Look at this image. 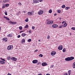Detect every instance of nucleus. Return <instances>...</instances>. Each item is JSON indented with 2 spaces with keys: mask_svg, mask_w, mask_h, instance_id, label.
Here are the masks:
<instances>
[{
  "mask_svg": "<svg viewBox=\"0 0 75 75\" xmlns=\"http://www.w3.org/2000/svg\"><path fill=\"white\" fill-rule=\"evenodd\" d=\"M8 23L11 24H17V22H12L11 21H10L8 22Z\"/></svg>",
  "mask_w": 75,
  "mask_h": 75,
  "instance_id": "nucleus-1",
  "label": "nucleus"
},
{
  "mask_svg": "<svg viewBox=\"0 0 75 75\" xmlns=\"http://www.w3.org/2000/svg\"><path fill=\"white\" fill-rule=\"evenodd\" d=\"M7 49L8 50H12V49H13V46L11 45L10 46H8V47Z\"/></svg>",
  "mask_w": 75,
  "mask_h": 75,
  "instance_id": "nucleus-2",
  "label": "nucleus"
},
{
  "mask_svg": "<svg viewBox=\"0 0 75 75\" xmlns=\"http://www.w3.org/2000/svg\"><path fill=\"white\" fill-rule=\"evenodd\" d=\"M43 11L42 10H40L38 12V14L39 15H41V14H43Z\"/></svg>",
  "mask_w": 75,
  "mask_h": 75,
  "instance_id": "nucleus-3",
  "label": "nucleus"
},
{
  "mask_svg": "<svg viewBox=\"0 0 75 75\" xmlns=\"http://www.w3.org/2000/svg\"><path fill=\"white\" fill-rule=\"evenodd\" d=\"M54 23L53 21H50L48 22L47 23V24H53Z\"/></svg>",
  "mask_w": 75,
  "mask_h": 75,
  "instance_id": "nucleus-4",
  "label": "nucleus"
},
{
  "mask_svg": "<svg viewBox=\"0 0 75 75\" xmlns=\"http://www.w3.org/2000/svg\"><path fill=\"white\" fill-rule=\"evenodd\" d=\"M62 48H63L62 45H60L59 46V47H58V49L59 50H62Z\"/></svg>",
  "mask_w": 75,
  "mask_h": 75,
  "instance_id": "nucleus-5",
  "label": "nucleus"
},
{
  "mask_svg": "<svg viewBox=\"0 0 75 75\" xmlns=\"http://www.w3.org/2000/svg\"><path fill=\"white\" fill-rule=\"evenodd\" d=\"M56 54V52L55 51H52L51 53V54L52 55L54 56V55H55V54Z\"/></svg>",
  "mask_w": 75,
  "mask_h": 75,
  "instance_id": "nucleus-6",
  "label": "nucleus"
},
{
  "mask_svg": "<svg viewBox=\"0 0 75 75\" xmlns=\"http://www.w3.org/2000/svg\"><path fill=\"white\" fill-rule=\"evenodd\" d=\"M11 59L12 61H16L17 59V58L14 57H12L11 58Z\"/></svg>",
  "mask_w": 75,
  "mask_h": 75,
  "instance_id": "nucleus-7",
  "label": "nucleus"
},
{
  "mask_svg": "<svg viewBox=\"0 0 75 75\" xmlns=\"http://www.w3.org/2000/svg\"><path fill=\"white\" fill-rule=\"evenodd\" d=\"M38 62V60H33L32 62L33 64H36V63H37Z\"/></svg>",
  "mask_w": 75,
  "mask_h": 75,
  "instance_id": "nucleus-8",
  "label": "nucleus"
},
{
  "mask_svg": "<svg viewBox=\"0 0 75 75\" xmlns=\"http://www.w3.org/2000/svg\"><path fill=\"white\" fill-rule=\"evenodd\" d=\"M65 60L66 61H70V59L69 57H68L65 59Z\"/></svg>",
  "mask_w": 75,
  "mask_h": 75,
  "instance_id": "nucleus-9",
  "label": "nucleus"
},
{
  "mask_svg": "<svg viewBox=\"0 0 75 75\" xmlns=\"http://www.w3.org/2000/svg\"><path fill=\"white\" fill-rule=\"evenodd\" d=\"M58 25L56 24H54L52 25V27L53 28H56L58 27Z\"/></svg>",
  "mask_w": 75,
  "mask_h": 75,
  "instance_id": "nucleus-10",
  "label": "nucleus"
},
{
  "mask_svg": "<svg viewBox=\"0 0 75 75\" xmlns=\"http://www.w3.org/2000/svg\"><path fill=\"white\" fill-rule=\"evenodd\" d=\"M3 40L4 41L6 42L7 41V40H8V39L6 38H3Z\"/></svg>",
  "mask_w": 75,
  "mask_h": 75,
  "instance_id": "nucleus-11",
  "label": "nucleus"
},
{
  "mask_svg": "<svg viewBox=\"0 0 75 75\" xmlns=\"http://www.w3.org/2000/svg\"><path fill=\"white\" fill-rule=\"evenodd\" d=\"M47 65V63L45 62L43 63L42 64V65L43 66H46V65Z\"/></svg>",
  "mask_w": 75,
  "mask_h": 75,
  "instance_id": "nucleus-12",
  "label": "nucleus"
},
{
  "mask_svg": "<svg viewBox=\"0 0 75 75\" xmlns=\"http://www.w3.org/2000/svg\"><path fill=\"white\" fill-rule=\"evenodd\" d=\"M10 1L9 0H4L3 2L4 3H8V2H9Z\"/></svg>",
  "mask_w": 75,
  "mask_h": 75,
  "instance_id": "nucleus-13",
  "label": "nucleus"
},
{
  "mask_svg": "<svg viewBox=\"0 0 75 75\" xmlns=\"http://www.w3.org/2000/svg\"><path fill=\"white\" fill-rule=\"evenodd\" d=\"M69 58L70 61H72V60H73V59H74V57H69Z\"/></svg>",
  "mask_w": 75,
  "mask_h": 75,
  "instance_id": "nucleus-14",
  "label": "nucleus"
},
{
  "mask_svg": "<svg viewBox=\"0 0 75 75\" xmlns=\"http://www.w3.org/2000/svg\"><path fill=\"white\" fill-rule=\"evenodd\" d=\"M33 1L34 3H38V0H33Z\"/></svg>",
  "mask_w": 75,
  "mask_h": 75,
  "instance_id": "nucleus-15",
  "label": "nucleus"
},
{
  "mask_svg": "<svg viewBox=\"0 0 75 75\" xmlns=\"http://www.w3.org/2000/svg\"><path fill=\"white\" fill-rule=\"evenodd\" d=\"M71 71H71V70H69L68 71V73L69 74V75H71Z\"/></svg>",
  "mask_w": 75,
  "mask_h": 75,
  "instance_id": "nucleus-16",
  "label": "nucleus"
},
{
  "mask_svg": "<svg viewBox=\"0 0 75 75\" xmlns=\"http://www.w3.org/2000/svg\"><path fill=\"white\" fill-rule=\"evenodd\" d=\"M69 8H70V7H67L65 8V10H69Z\"/></svg>",
  "mask_w": 75,
  "mask_h": 75,
  "instance_id": "nucleus-17",
  "label": "nucleus"
},
{
  "mask_svg": "<svg viewBox=\"0 0 75 75\" xmlns=\"http://www.w3.org/2000/svg\"><path fill=\"white\" fill-rule=\"evenodd\" d=\"M4 17L6 18V20H8V21H9L10 19L9 18H8L5 16H4Z\"/></svg>",
  "mask_w": 75,
  "mask_h": 75,
  "instance_id": "nucleus-18",
  "label": "nucleus"
},
{
  "mask_svg": "<svg viewBox=\"0 0 75 75\" xmlns=\"http://www.w3.org/2000/svg\"><path fill=\"white\" fill-rule=\"evenodd\" d=\"M13 36V35L11 34H9L7 35V37H12Z\"/></svg>",
  "mask_w": 75,
  "mask_h": 75,
  "instance_id": "nucleus-19",
  "label": "nucleus"
},
{
  "mask_svg": "<svg viewBox=\"0 0 75 75\" xmlns=\"http://www.w3.org/2000/svg\"><path fill=\"white\" fill-rule=\"evenodd\" d=\"M27 35L25 34V33H23L22 34V37H25V35Z\"/></svg>",
  "mask_w": 75,
  "mask_h": 75,
  "instance_id": "nucleus-20",
  "label": "nucleus"
},
{
  "mask_svg": "<svg viewBox=\"0 0 75 75\" xmlns=\"http://www.w3.org/2000/svg\"><path fill=\"white\" fill-rule=\"evenodd\" d=\"M28 14L30 15H31V14H32V12H28Z\"/></svg>",
  "mask_w": 75,
  "mask_h": 75,
  "instance_id": "nucleus-21",
  "label": "nucleus"
},
{
  "mask_svg": "<svg viewBox=\"0 0 75 75\" xmlns=\"http://www.w3.org/2000/svg\"><path fill=\"white\" fill-rule=\"evenodd\" d=\"M73 68H75V62L73 64Z\"/></svg>",
  "mask_w": 75,
  "mask_h": 75,
  "instance_id": "nucleus-22",
  "label": "nucleus"
},
{
  "mask_svg": "<svg viewBox=\"0 0 75 75\" xmlns=\"http://www.w3.org/2000/svg\"><path fill=\"white\" fill-rule=\"evenodd\" d=\"M67 25V23H65L63 25V27H65Z\"/></svg>",
  "mask_w": 75,
  "mask_h": 75,
  "instance_id": "nucleus-23",
  "label": "nucleus"
},
{
  "mask_svg": "<svg viewBox=\"0 0 75 75\" xmlns=\"http://www.w3.org/2000/svg\"><path fill=\"white\" fill-rule=\"evenodd\" d=\"M11 59V57H10V56L8 57L7 58V59H8V60H10V59Z\"/></svg>",
  "mask_w": 75,
  "mask_h": 75,
  "instance_id": "nucleus-24",
  "label": "nucleus"
},
{
  "mask_svg": "<svg viewBox=\"0 0 75 75\" xmlns=\"http://www.w3.org/2000/svg\"><path fill=\"white\" fill-rule=\"evenodd\" d=\"M19 30H22V29H23V27L22 26H20L19 27Z\"/></svg>",
  "mask_w": 75,
  "mask_h": 75,
  "instance_id": "nucleus-25",
  "label": "nucleus"
},
{
  "mask_svg": "<svg viewBox=\"0 0 75 75\" xmlns=\"http://www.w3.org/2000/svg\"><path fill=\"white\" fill-rule=\"evenodd\" d=\"M65 5H62V8H65Z\"/></svg>",
  "mask_w": 75,
  "mask_h": 75,
  "instance_id": "nucleus-26",
  "label": "nucleus"
},
{
  "mask_svg": "<svg viewBox=\"0 0 75 75\" xmlns=\"http://www.w3.org/2000/svg\"><path fill=\"white\" fill-rule=\"evenodd\" d=\"M66 51V49H65V48H64L63 50L62 51L64 52H65Z\"/></svg>",
  "mask_w": 75,
  "mask_h": 75,
  "instance_id": "nucleus-27",
  "label": "nucleus"
},
{
  "mask_svg": "<svg viewBox=\"0 0 75 75\" xmlns=\"http://www.w3.org/2000/svg\"><path fill=\"white\" fill-rule=\"evenodd\" d=\"M31 39H29L28 40V42H31Z\"/></svg>",
  "mask_w": 75,
  "mask_h": 75,
  "instance_id": "nucleus-28",
  "label": "nucleus"
},
{
  "mask_svg": "<svg viewBox=\"0 0 75 75\" xmlns=\"http://www.w3.org/2000/svg\"><path fill=\"white\" fill-rule=\"evenodd\" d=\"M8 6H9V4H5V6L6 7H8Z\"/></svg>",
  "mask_w": 75,
  "mask_h": 75,
  "instance_id": "nucleus-29",
  "label": "nucleus"
},
{
  "mask_svg": "<svg viewBox=\"0 0 75 75\" xmlns=\"http://www.w3.org/2000/svg\"><path fill=\"white\" fill-rule=\"evenodd\" d=\"M52 9H50L49 11V13H52Z\"/></svg>",
  "mask_w": 75,
  "mask_h": 75,
  "instance_id": "nucleus-30",
  "label": "nucleus"
},
{
  "mask_svg": "<svg viewBox=\"0 0 75 75\" xmlns=\"http://www.w3.org/2000/svg\"><path fill=\"white\" fill-rule=\"evenodd\" d=\"M25 40L24 39H23L22 40V42H23V43H24V42H25Z\"/></svg>",
  "mask_w": 75,
  "mask_h": 75,
  "instance_id": "nucleus-31",
  "label": "nucleus"
},
{
  "mask_svg": "<svg viewBox=\"0 0 75 75\" xmlns=\"http://www.w3.org/2000/svg\"><path fill=\"white\" fill-rule=\"evenodd\" d=\"M25 28H28V25H26L25 27Z\"/></svg>",
  "mask_w": 75,
  "mask_h": 75,
  "instance_id": "nucleus-32",
  "label": "nucleus"
},
{
  "mask_svg": "<svg viewBox=\"0 0 75 75\" xmlns=\"http://www.w3.org/2000/svg\"><path fill=\"white\" fill-rule=\"evenodd\" d=\"M4 13L6 16H7V12L6 11H5L4 12Z\"/></svg>",
  "mask_w": 75,
  "mask_h": 75,
  "instance_id": "nucleus-33",
  "label": "nucleus"
},
{
  "mask_svg": "<svg viewBox=\"0 0 75 75\" xmlns=\"http://www.w3.org/2000/svg\"><path fill=\"white\" fill-rule=\"evenodd\" d=\"M25 21L26 22H28V18H27L25 20Z\"/></svg>",
  "mask_w": 75,
  "mask_h": 75,
  "instance_id": "nucleus-34",
  "label": "nucleus"
},
{
  "mask_svg": "<svg viewBox=\"0 0 75 75\" xmlns=\"http://www.w3.org/2000/svg\"><path fill=\"white\" fill-rule=\"evenodd\" d=\"M39 57H43V55L41 54H39Z\"/></svg>",
  "mask_w": 75,
  "mask_h": 75,
  "instance_id": "nucleus-35",
  "label": "nucleus"
},
{
  "mask_svg": "<svg viewBox=\"0 0 75 75\" xmlns=\"http://www.w3.org/2000/svg\"><path fill=\"white\" fill-rule=\"evenodd\" d=\"M71 29L73 30H75V28L74 27H72L71 28Z\"/></svg>",
  "mask_w": 75,
  "mask_h": 75,
  "instance_id": "nucleus-36",
  "label": "nucleus"
},
{
  "mask_svg": "<svg viewBox=\"0 0 75 75\" xmlns=\"http://www.w3.org/2000/svg\"><path fill=\"white\" fill-rule=\"evenodd\" d=\"M37 65H40L41 63L40 62H38L37 63Z\"/></svg>",
  "mask_w": 75,
  "mask_h": 75,
  "instance_id": "nucleus-37",
  "label": "nucleus"
},
{
  "mask_svg": "<svg viewBox=\"0 0 75 75\" xmlns=\"http://www.w3.org/2000/svg\"><path fill=\"white\" fill-rule=\"evenodd\" d=\"M63 25H61L59 27V28H63Z\"/></svg>",
  "mask_w": 75,
  "mask_h": 75,
  "instance_id": "nucleus-38",
  "label": "nucleus"
},
{
  "mask_svg": "<svg viewBox=\"0 0 75 75\" xmlns=\"http://www.w3.org/2000/svg\"><path fill=\"white\" fill-rule=\"evenodd\" d=\"M57 12L58 13H61V11L60 10H58L57 11Z\"/></svg>",
  "mask_w": 75,
  "mask_h": 75,
  "instance_id": "nucleus-39",
  "label": "nucleus"
},
{
  "mask_svg": "<svg viewBox=\"0 0 75 75\" xmlns=\"http://www.w3.org/2000/svg\"><path fill=\"white\" fill-rule=\"evenodd\" d=\"M1 59V60H2L3 61H6V60H5L4 59H2V58H0Z\"/></svg>",
  "mask_w": 75,
  "mask_h": 75,
  "instance_id": "nucleus-40",
  "label": "nucleus"
},
{
  "mask_svg": "<svg viewBox=\"0 0 75 75\" xmlns=\"http://www.w3.org/2000/svg\"><path fill=\"white\" fill-rule=\"evenodd\" d=\"M50 38V36L49 35H48V36L47 37V39H49Z\"/></svg>",
  "mask_w": 75,
  "mask_h": 75,
  "instance_id": "nucleus-41",
  "label": "nucleus"
},
{
  "mask_svg": "<svg viewBox=\"0 0 75 75\" xmlns=\"http://www.w3.org/2000/svg\"><path fill=\"white\" fill-rule=\"evenodd\" d=\"M53 67H54V65L52 64L51 65V67H50V68H53Z\"/></svg>",
  "mask_w": 75,
  "mask_h": 75,
  "instance_id": "nucleus-42",
  "label": "nucleus"
},
{
  "mask_svg": "<svg viewBox=\"0 0 75 75\" xmlns=\"http://www.w3.org/2000/svg\"><path fill=\"white\" fill-rule=\"evenodd\" d=\"M35 28V27L34 26H33L32 27V29L33 30H34Z\"/></svg>",
  "mask_w": 75,
  "mask_h": 75,
  "instance_id": "nucleus-43",
  "label": "nucleus"
},
{
  "mask_svg": "<svg viewBox=\"0 0 75 75\" xmlns=\"http://www.w3.org/2000/svg\"><path fill=\"white\" fill-rule=\"evenodd\" d=\"M20 37H21V36H20V35H19L17 36L18 38H20Z\"/></svg>",
  "mask_w": 75,
  "mask_h": 75,
  "instance_id": "nucleus-44",
  "label": "nucleus"
},
{
  "mask_svg": "<svg viewBox=\"0 0 75 75\" xmlns=\"http://www.w3.org/2000/svg\"><path fill=\"white\" fill-rule=\"evenodd\" d=\"M18 5H19V6H21V3H20L18 4Z\"/></svg>",
  "mask_w": 75,
  "mask_h": 75,
  "instance_id": "nucleus-45",
  "label": "nucleus"
},
{
  "mask_svg": "<svg viewBox=\"0 0 75 75\" xmlns=\"http://www.w3.org/2000/svg\"><path fill=\"white\" fill-rule=\"evenodd\" d=\"M39 1L40 2H42V1H43V0H39Z\"/></svg>",
  "mask_w": 75,
  "mask_h": 75,
  "instance_id": "nucleus-46",
  "label": "nucleus"
},
{
  "mask_svg": "<svg viewBox=\"0 0 75 75\" xmlns=\"http://www.w3.org/2000/svg\"><path fill=\"white\" fill-rule=\"evenodd\" d=\"M5 8V6L3 5L2 6V8Z\"/></svg>",
  "mask_w": 75,
  "mask_h": 75,
  "instance_id": "nucleus-47",
  "label": "nucleus"
},
{
  "mask_svg": "<svg viewBox=\"0 0 75 75\" xmlns=\"http://www.w3.org/2000/svg\"><path fill=\"white\" fill-rule=\"evenodd\" d=\"M2 62V60L0 61V64H3Z\"/></svg>",
  "mask_w": 75,
  "mask_h": 75,
  "instance_id": "nucleus-48",
  "label": "nucleus"
},
{
  "mask_svg": "<svg viewBox=\"0 0 75 75\" xmlns=\"http://www.w3.org/2000/svg\"><path fill=\"white\" fill-rule=\"evenodd\" d=\"M2 64H5V62L4 61H3L2 60Z\"/></svg>",
  "mask_w": 75,
  "mask_h": 75,
  "instance_id": "nucleus-49",
  "label": "nucleus"
},
{
  "mask_svg": "<svg viewBox=\"0 0 75 75\" xmlns=\"http://www.w3.org/2000/svg\"><path fill=\"white\" fill-rule=\"evenodd\" d=\"M64 75H68V73H65L64 74Z\"/></svg>",
  "mask_w": 75,
  "mask_h": 75,
  "instance_id": "nucleus-50",
  "label": "nucleus"
},
{
  "mask_svg": "<svg viewBox=\"0 0 75 75\" xmlns=\"http://www.w3.org/2000/svg\"><path fill=\"white\" fill-rule=\"evenodd\" d=\"M50 20V19H48L47 20V21H48V22H49V21H49Z\"/></svg>",
  "mask_w": 75,
  "mask_h": 75,
  "instance_id": "nucleus-51",
  "label": "nucleus"
},
{
  "mask_svg": "<svg viewBox=\"0 0 75 75\" xmlns=\"http://www.w3.org/2000/svg\"><path fill=\"white\" fill-rule=\"evenodd\" d=\"M29 33H31V30H29Z\"/></svg>",
  "mask_w": 75,
  "mask_h": 75,
  "instance_id": "nucleus-52",
  "label": "nucleus"
},
{
  "mask_svg": "<svg viewBox=\"0 0 75 75\" xmlns=\"http://www.w3.org/2000/svg\"><path fill=\"white\" fill-rule=\"evenodd\" d=\"M24 31H20V33H22V32H24Z\"/></svg>",
  "mask_w": 75,
  "mask_h": 75,
  "instance_id": "nucleus-53",
  "label": "nucleus"
},
{
  "mask_svg": "<svg viewBox=\"0 0 75 75\" xmlns=\"http://www.w3.org/2000/svg\"><path fill=\"white\" fill-rule=\"evenodd\" d=\"M37 51H38V50H35V52H37Z\"/></svg>",
  "mask_w": 75,
  "mask_h": 75,
  "instance_id": "nucleus-54",
  "label": "nucleus"
},
{
  "mask_svg": "<svg viewBox=\"0 0 75 75\" xmlns=\"http://www.w3.org/2000/svg\"><path fill=\"white\" fill-rule=\"evenodd\" d=\"M8 75H11V74L8 73Z\"/></svg>",
  "mask_w": 75,
  "mask_h": 75,
  "instance_id": "nucleus-55",
  "label": "nucleus"
},
{
  "mask_svg": "<svg viewBox=\"0 0 75 75\" xmlns=\"http://www.w3.org/2000/svg\"><path fill=\"white\" fill-rule=\"evenodd\" d=\"M59 20H61V17L59 18Z\"/></svg>",
  "mask_w": 75,
  "mask_h": 75,
  "instance_id": "nucleus-56",
  "label": "nucleus"
},
{
  "mask_svg": "<svg viewBox=\"0 0 75 75\" xmlns=\"http://www.w3.org/2000/svg\"><path fill=\"white\" fill-rule=\"evenodd\" d=\"M54 16H57V14L56 13H55L54 15Z\"/></svg>",
  "mask_w": 75,
  "mask_h": 75,
  "instance_id": "nucleus-57",
  "label": "nucleus"
},
{
  "mask_svg": "<svg viewBox=\"0 0 75 75\" xmlns=\"http://www.w3.org/2000/svg\"><path fill=\"white\" fill-rule=\"evenodd\" d=\"M64 23H65V21H64L63 22H62V24H64Z\"/></svg>",
  "mask_w": 75,
  "mask_h": 75,
  "instance_id": "nucleus-58",
  "label": "nucleus"
},
{
  "mask_svg": "<svg viewBox=\"0 0 75 75\" xmlns=\"http://www.w3.org/2000/svg\"><path fill=\"white\" fill-rule=\"evenodd\" d=\"M46 75H50V74H47Z\"/></svg>",
  "mask_w": 75,
  "mask_h": 75,
  "instance_id": "nucleus-59",
  "label": "nucleus"
},
{
  "mask_svg": "<svg viewBox=\"0 0 75 75\" xmlns=\"http://www.w3.org/2000/svg\"><path fill=\"white\" fill-rule=\"evenodd\" d=\"M38 75H42L41 74H39Z\"/></svg>",
  "mask_w": 75,
  "mask_h": 75,
  "instance_id": "nucleus-60",
  "label": "nucleus"
},
{
  "mask_svg": "<svg viewBox=\"0 0 75 75\" xmlns=\"http://www.w3.org/2000/svg\"><path fill=\"white\" fill-rule=\"evenodd\" d=\"M23 12L25 13V11H24Z\"/></svg>",
  "mask_w": 75,
  "mask_h": 75,
  "instance_id": "nucleus-61",
  "label": "nucleus"
},
{
  "mask_svg": "<svg viewBox=\"0 0 75 75\" xmlns=\"http://www.w3.org/2000/svg\"><path fill=\"white\" fill-rule=\"evenodd\" d=\"M1 30V27H0V30Z\"/></svg>",
  "mask_w": 75,
  "mask_h": 75,
  "instance_id": "nucleus-62",
  "label": "nucleus"
},
{
  "mask_svg": "<svg viewBox=\"0 0 75 75\" xmlns=\"http://www.w3.org/2000/svg\"><path fill=\"white\" fill-rule=\"evenodd\" d=\"M40 41V40H39V41Z\"/></svg>",
  "mask_w": 75,
  "mask_h": 75,
  "instance_id": "nucleus-63",
  "label": "nucleus"
},
{
  "mask_svg": "<svg viewBox=\"0 0 75 75\" xmlns=\"http://www.w3.org/2000/svg\"><path fill=\"white\" fill-rule=\"evenodd\" d=\"M70 35H71V33H70Z\"/></svg>",
  "mask_w": 75,
  "mask_h": 75,
  "instance_id": "nucleus-64",
  "label": "nucleus"
}]
</instances>
